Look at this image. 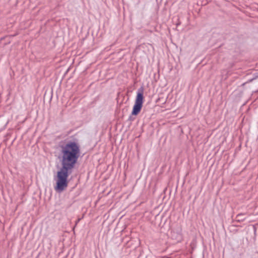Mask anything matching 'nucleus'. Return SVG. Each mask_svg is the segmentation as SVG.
<instances>
[{
	"label": "nucleus",
	"mask_w": 258,
	"mask_h": 258,
	"mask_svg": "<svg viewBox=\"0 0 258 258\" xmlns=\"http://www.w3.org/2000/svg\"><path fill=\"white\" fill-rule=\"evenodd\" d=\"M81 220V218H79L77 219V220L76 221V225H77V224H78V223H79V221H80Z\"/></svg>",
	"instance_id": "nucleus-6"
},
{
	"label": "nucleus",
	"mask_w": 258,
	"mask_h": 258,
	"mask_svg": "<svg viewBox=\"0 0 258 258\" xmlns=\"http://www.w3.org/2000/svg\"><path fill=\"white\" fill-rule=\"evenodd\" d=\"M144 88L141 86L138 89L135 102L132 111V115H138L141 112L144 102Z\"/></svg>",
	"instance_id": "nucleus-2"
},
{
	"label": "nucleus",
	"mask_w": 258,
	"mask_h": 258,
	"mask_svg": "<svg viewBox=\"0 0 258 258\" xmlns=\"http://www.w3.org/2000/svg\"><path fill=\"white\" fill-rule=\"evenodd\" d=\"M245 214L244 213H240L237 215L236 217V221L238 222H241L245 220L246 218L244 217Z\"/></svg>",
	"instance_id": "nucleus-3"
},
{
	"label": "nucleus",
	"mask_w": 258,
	"mask_h": 258,
	"mask_svg": "<svg viewBox=\"0 0 258 258\" xmlns=\"http://www.w3.org/2000/svg\"><path fill=\"white\" fill-rule=\"evenodd\" d=\"M253 230H254V234L255 236L256 235V228L255 225H253Z\"/></svg>",
	"instance_id": "nucleus-5"
},
{
	"label": "nucleus",
	"mask_w": 258,
	"mask_h": 258,
	"mask_svg": "<svg viewBox=\"0 0 258 258\" xmlns=\"http://www.w3.org/2000/svg\"><path fill=\"white\" fill-rule=\"evenodd\" d=\"M60 148L57 158L60 165L56 166L57 171L54 176L55 181L54 189L57 193H61L68 186L69 176L72 174L78 159L81 156V146L77 139L66 140L59 143Z\"/></svg>",
	"instance_id": "nucleus-1"
},
{
	"label": "nucleus",
	"mask_w": 258,
	"mask_h": 258,
	"mask_svg": "<svg viewBox=\"0 0 258 258\" xmlns=\"http://www.w3.org/2000/svg\"><path fill=\"white\" fill-rule=\"evenodd\" d=\"M136 116V115H132V113H131V114L130 115L127 120H126L127 122H129V126L132 124V121H134L135 120Z\"/></svg>",
	"instance_id": "nucleus-4"
}]
</instances>
